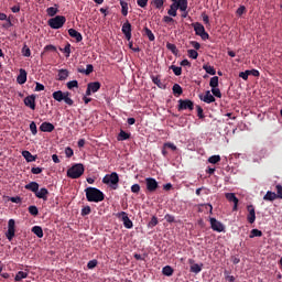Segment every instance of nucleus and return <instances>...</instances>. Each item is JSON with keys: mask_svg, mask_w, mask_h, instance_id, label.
Segmentation results:
<instances>
[{"mask_svg": "<svg viewBox=\"0 0 282 282\" xmlns=\"http://www.w3.org/2000/svg\"><path fill=\"white\" fill-rule=\"evenodd\" d=\"M149 0H137V6H139V8H147Z\"/></svg>", "mask_w": 282, "mask_h": 282, "instance_id": "nucleus-59", "label": "nucleus"}, {"mask_svg": "<svg viewBox=\"0 0 282 282\" xmlns=\"http://www.w3.org/2000/svg\"><path fill=\"white\" fill-rule=\"evenodd\" d=\"M151 80L154 85H156V87H159V89H164L165 86L163 85L162 80L160 79V76L152 75Z\"/></svg>", "mask_w": 282, "mask_h": 282, "instance_id": "nucleus-30", "label": "nucleus"}, {"mask_svg": "<svg viewBox=\"0 0 282 282\" xmlns=\"http://www.w3.org/2000/svg\"><path fill=\"white\" fill-rule=\"evenodd\" d=\"M131 193H135V194L140 193V184H133L131 186Z\"/></svg>", "mask_w": 282, "mask_h": 282, "instance_id": "nucleus-63", "label": "nucleus"}, {"mask_svg": "<svg viewBox=\"0 0 282 282\" xmlns=\"http://www.w3.org/2000/svg\"><path fill=\"white\" fill-rule=\"evenodd\" d=\"M165 220L167 221V224H175V216H173L171 214H166Z\"/></svg>", "mask_w": 282, "mask_h": 282, "instance_id": "nucleus-58", "label": "nucleus"}, {"mask_svg": "<svg viewBox=\"0 0 282 282\" xmlns=\"http://www.w3.org/2000/svg\"><path fill=\"white\" fill-rule=\"evenodd\" d=\"M120 183V176L118 173L112 172L111 174H107L102 178V184H108L112 191H118V184Z\"/></svg>", "mask_w": 282, "mask_h": 282, "instance_id": "nucleus-3", "label": "nucleus"}, {"mask_svg": "<svg viewBox=\"0 0 282 282\" xmlns=\"http://www.w3.org/2000/svg\"><path fill=\"white\" fill-rule=\"evenodd\" d=\"M22 156L26 162H36V156L32 155V153L28 150L22 151Z\"/></svg>", "mask_w": 282, "mask_h": 282, "instance_id": "nucleus-25", "label": "nucleus"}, {"mask_svg": "<svg viewBox=\"0 0 282 282\" xmlns=\"http://www.w3.org/2000/svg\"><path fill=\"white\" fill-rule=\"evenodd\" d=\"M15 221L14 219H9L8 221V230L6 232V237L9 241H12L14 239V235L17 232V229H15Z\"/></svg>", "mask_w": 282, "mask_h": 282, "instance_id": "nucleus-7", "label": "nucleus"}, {"mask_svg": "<svg viewBox=\"0 0 282 282\" xmlns=\"http://www.w3.org/2000/svg\"><path fill=\"white\" fill-rule=\"evenodd\" d=\"M200 100H203V102H206L207 105H210V102H215V96H213V94H210V90H207L205 93V96H199Z\"/></svg>", "mask_w": 282, "mask_h": 282, "instance_id": "nucleus-21", "label": "nucleus"}, {"mask_svg": "<svg viewBox=\"0 0 282 282\" xmlns=\"http://www.w3.org/2000/svg\"><path fill=\"white\" fill-rule=\"evenodd\" d=\"M65 95H66V93H63V90H57V91L53 93V98L57 102H63Z\"/></svg>", "mask_w": 282, "mask_h": 282, "instance_id": "nucleus-24", "label": "nucleus"}, {"mask_svg": "<svg viewBox=\"0 0 282 282\" xmlns=\"http://www.w3.org/2000/svg\"><path fill=\"white\" fill-rule=\"evenodd\" d=\"M254 237H263V231L259 229H252L250 231L249 238L254 239Z\"/></svg>", "mask_w": 282, "mask_h": 282, "instance_id": "nucleus-35", "label": "nucleus"}, {"mask_svg": "<svg viewBox=\"0 0 282 282\" xmlns=\"http://www.w3.org/2000/svg\"><path fill=\"white\" fill-rule=\"evenodd\" d=\"M61 52H64L66 54V58H69L72 54V44L67 43L64 48H59Z\"/></svg>", "mask_w": 282, "mask_h": 282, "instance_id": "nucleus-38", "label": "nucleus"}, {"mask_svg": "<svg viewBox=\"0 0 282 282\" xmlns=\"http://www.w3.org/2000/svg\"><path fill=\"white\" fill-rule=\"evenodd\" d=\"M67 89H74V87L78 88V80H70L66 84Z\"/></svg>", "mask_w": 282, "mask_h": 282, "instance_id": "nucleus-51", "label": "nucleus"}, {"mask_svg": "<svg viewBox=\"0 0 282 282\" xmlns=\"http://www.w3.org/2000/svg\"><path fill=\"white\" fill-rule=\"evenodd\" d=\"M85 173V165L76 163L67 170V177L70 180H78Z\"/></svg>", "mask_w": 282, "mask_h": 282, "instance_id": "nucleus-2", "label": "nucleus"}, {"mask_svg": "<svg viewBox=\"0 0 282 282\" xmlns=\"http://www.w3.org/2000/svg\"><path fill=\"white\" fill-rule=\"evenodd\" d=\"M85 193L87 202H95V204L105 202V193L96 187H87Z\"/></svg>", "mask_w": 282, "mask_h": 282, "instance_id": "nucleus-1", "label": "nucleus"}, {"mask_svg": "<svg viewBox=\"0 0 282 282\" xmlns=\"http://www.w3.org/2000/svg\"><path fill=\"white\" fill-rule=\"evenodd\" d=\"M188 263L191 264L189 272H193L194 274H199L202 268H204V263L197 264L193 259H189Z\"/></svg>", "mask_w": 282, "mask_h": 282, "instance_id": "nucleus-13", "label": "nucleus"}, {"mask_svg": "<svg viewBox=\"0 0 282 282\" xmlns=\"http://www.w3.org/2000/svg\"><path fill=\"white\" fill-rule=\"evenodd\" d=\"M63 100L69 107H72V105H74V99L69 98V93H66V95H64V99Z\"/></svg>", "mask_w": 282, "mask_h": 282, "instance_id": "nucleus-47", "label": "nucleus"}, {"mask_svg": "<svg viewBox=\"0 0 282 282\" xmlns=\"http://www.w3.org/2000/svg\"><path fill=\"white\" fill-rule=\"evenodd\" d=\"M47 195H50V191L45 187L37 189L35 193V197H37V199H43V202H47Z\"/></svg>", "mask_w": 282, "mask_h": 282, "instance_id": "nucleus-19", "label": "nucleus"}, {"mask_svg": "<svg viewBox=\"0 0 282 282\" xmlns=\"http://www.w3.org/2000/svg\"><path fill=\"white\" fill-rule=\"evenodd\" d=\"M24 188H25L26 191H31L32 193H34V195H36V192L39 191V183H36V182L33 181V182L26 184V185L24 186Z\"/></svg>", "mask_w": 282, "mask_h": 282, "instance_id": "nucleus-23", "label": "nucleus"}, {"mask_svg": "<svg viewBox=\"0 0 282 282\" xmlns=\"http://www.w3.org/2000/svg\"><path fill=\"white\" fill-rule=\"evenodd\" d=\"M194 28V32L196 34V36H200V39H203V41H206L207 39H209L208 33L206 32V29L204 28V25L199 22H196L193 24Z\"/></svg>", "mask_w": 282, "mask_h": 282, "instance_id": "nucleus-6", "label": "nucleus"}, {"mask_svg": "<svg viewBox=\"0 0 282 282\" xmlns=\"http://www.w3.org/2000/svg\"><path fill=\"white\" fill-rule=\"evenodd\" d=\"M116 217H118V219H121V221H123L124 228H128V229L133 228V221L129 219V215L126 212L117 213Z\"/></svg>", "mask_w": 282, "mask_h": 282, "instance_id": "nucleus-8", "label": "nucleus"}, {"mask_svg": "<svg viewBox=\"0 0 282 282\" xmlns=\"http://www.w3.org/2000/svg\"><path fill=\"white\" fill-rule=\"evenodd\" d=\"M23 102L25 107H29V109H32V111H34L36 109V95L26 96Z\"/></svg>", "mask_w": 282, "mask_h": 282, "instance_id": "nucleus-9", "label": "nucleus"}, {"mask_svg": "<svg viewBox=\"0 0 282 282\" xmlns=\"http://www.w3.org/2000/svg\"><path fill=\"white\" fill-rule=\"evenodd\" d=\"M248 76H250V70L239 73V78H242V80H248Z\"/></svg>", "mask_w": 282, "mask_h": 282, "instance_id": "nucleus-56", "label": "nucleus"}, {"mask_svg": "<svg viewBox=\"0 0 282 282\" xmlns=\"http://www.w3.org/2000/svg\"><path fill=\"white\" fill-rule=\"evenodd\" d=\"M247 210L249 213L247 215V221H249V224H254V221H257V213L254 212V206H247Z\"/></svg>", "mask_w": 282, "mask_h": 282, "instance_id": "nucleus-12", "label": "nucleus"}, {"mask_svg": "<svg viewBox=\"0 0 282 282\" xmlns=\"http://www.w3.org/2000/svg\"><path fill=\"white\" fill-rule=\"evenodd\" d=\"M96 265H98V260H96V259L90 260V261L87 263L88 270H94V268H96Z\"/></svg>", "mask_w": 282, "mask_h": 282, "instance_id": "nucleus-52", "label": "nucleus"}, {"mask_svg": "<svg viewBox=\"0 0 282 282\" xmlns=\"http://www.w3.org/2000/svg\"><path fill=\"white\" fill-rule=\"evenodd\" d=\"M17 83L19 85H25V83H28V72L25 69H20V73L17 77Z\"/></svg>", "mask_w": 282, "mask_h": 282, "instance_id": "nucleus-18", "label": "nucleus"}, {"mask_svg": "<svg viewBox=\"0 0 282 282\" xmlns=\"http://www.w3.org/2000/svg\"><path fill=\"white\" fill-rule=\"evenodd\" d=\"M170 69H172V72L175 74V76H182V67L172 65L170 67Z\"/></svg>", "mask_w": 282, "mask_h": 282, "instance_id": "nucleus-45", "label": "nucleus"}, {"mask_svg": "<svg viewBox=\"0 0 282 282\" xmlns=\"http://www.w3.org/2000/svg\"><path fill=\"white\" fill-rule=\"evenodd\" d=\"M225 197H226V199H228V202H232V204H234L232 210H237V208L239 206V198H237L235 193H227L225 195Z\"/></svg>", "mask_w": 282, "mask_h": 282, "instance_id": "nucleus-17", "label": "nucleus"}, {"mask_svg": "<svg viewBox=\"0 0 282 282\" xmlns=\"http://www.w3.org/2000/svg\"><path fill=\"white\" fill-rule=\"evenodd\" d=\"M87 87L93 94H96L97 91H100L101 84L100 82H91L88 83Z\"/></svg>", "mask_w": 282, "mask_h": 282, "instance_id": "nucleus-22", "label": "nucleus"}, {"mask_svg": "<svg viewBox=\"0 0 282 282\" xmlns=\"http://www.w3.org/2000/svg\"><path fill=\"white\" fill-rule=\"evenodd\" d=\"M66 22L67 18H65V15H56L55 18H52L47 21L52 30H61V28H63V25H65Z\"/></svg>", "mask_w": 282, "mask_h": 282, "instance_id": "nucleus-4", "label": "nucleus"}, {"mask_svg": "<svg viewBox=\"0 0 282 282\" xmlns=\"http://www.w3.org/2000/svg\"><path fill=\"white\" fill-rule=\"evenodd\" d=\"M173 272H174V270L172 269L171 265H165L162 269V274H164V276H173Z\"/></svg>", "mask_w": 282, "mask_h": 282, "instance_id": "nucleus-34", "label": "nucleus"}, {"mask_svg": "<svg viewBox=\"0 0 282 282\" xmlns=\"http://www.w3.org/2000/svg\"><path fill=\"white\" fill-rule=\"evenodd\" d=\"M212 94L213 96H215L216 98H221V90H219V88H212Z\"/></svg>", "mask_w": 282, "mask_h": 282, "instance_id": "nucleus-55", "label": "nucleus"}, {"mask_svg": "<svg viewBox=\"0 0 282 282\" xmlns=\"http://www.w3.org/2000/svg\"><path fill=\"white\" fill-rule=\"evenodd\" d=\"M131 138V134L130 133H127L124 132V130H120L118 137H117V140L119 142H124V140H129Z\"/></svg>", "mask_w": 282, "mask_h": 282, "instance_id": "nucleus-28", "label": "nucleus"}, {"mask_svg": "<svg viewBox=\"0 0 282 282\" xmlns=\"http://www.w3.org/2000/svg\"><path fill=\"white\" fill-rule=\"evenodd\" d=\"M91 214V207L89 206H86L82 209V216L85 217L87 215H90Z\"/></svg>", "mask_w": 282, "mask_h": 282, "instance_id": "nucleus-57", "label": "nucleus"}, {"mask_svg": "<svg viewBox=\"0 0 282 282\" xmlns=\"http://www.w3.org/2000/svg\"><path fill=\"white\" fill-rule=\"evenodd\" d=\"M187 55L189 58H193L195 61L197 59V56H199V53H197L195 50H188Z\"/></svg>", "mask_w": 282, "mask_h": 282, "instance_id": "nucleus-48", "label": "nucleus"}, {"mask_svg": "<svg viewBox=\"0 0 282 282\" xmlns=\"http://www.w3.org/2000/svg\"><path fill=\"white\" fill-rule=\"evenodd\" d=\"M172 91L174 95L182 96L184 94V90L182 89V86L180 84H174L172 87Z\"/></svg>", "mask_w": 282, "mask_h": 282, "instance_id": "nucleus-33", "label": "nucleus"}, {"mask_svg": "<svg viewBox=\"0 0 282 282\" xmlns=\"http://www.w3.org/2000/svg\"><path fill=\"white\" fill-rule=\"evenodd\" d=\"M203 69L206 70V74H209L210 76H215V74H217L215 67L208 64L203 65Z\"/></svg>", "mask_w": 282, "mask_h": 282, "instance_id": "nucleus-32", "label": "nucleus"}, {"mask_svg": "<svg viewBox=\"0 0 282 282\" xmlns=\"http://www.w3.org/2000/svg\"><path fill=\"white\" fill-rule=\"evenodd\" d=\"M46 12L48 17H56V14H58V9L50 7L46 9Z\"/></svg>", "mask_w": 282, "mask_h": 282, "instance_id": "nucleus-43", "label": "nucleus"}, {"mask_svg": "<svg viewBox=\"0 0 282 282\" xmlns=\"http://www.w3.org/2000/svg\"><path fill=\"white\" fill-rule=\"evenodd\" d=\"M154 6L158 10L164 7V0H154Z\"/></svg>", "mask_w": 282, "mask_h": 282, "instance_id": "nucleus-61", "label": "nucleus"}, {"mask_svg": "<svg viewBox=\"0 0 282 282\" xmlns=\"http://www.w3.org/2000/svg\"><path fill=\"white\" fill-rule=\"evenodd\" d=\"M28 210H29L30 215H32L33 217L39 216V207L31 205V206H29Z\"/></svg>", "mask_w": 282, "mask_h": 282, "instance_id": "nucleus-42", "label": "nucleus"}, {"mask_svg": "<svg viewBox=\"0 0 282 282\" xmlns=\"http://www.w3.org/2000/svg\"><path fill=\"white\" fill-rule=\"evenodd\" d=\"M175 7L181 10V12H186L188 10V0H172Z\"/></svg>", "mask_w": 282, "mask_h": 282, "instance_id": "nucleus-16", "label": "nucleus"}, {"mask_svg": "<svg viewBox=\"0 0 282 282\" xmlns=\"http://www.w3.org/2000/svg\"><path fill=\"white\" fill-rule=\"evenodd\" d=\"M166 47L172 52V54H177V46H175V44L167 43Z\"/></svg>", "mask_w": 282, "mask_h": 282, "instance_id": "nucleus-54", "label": "nucleus"}, {"mask_svg": "<svg viewBox=\"0 0 282 282\" xmlns=\"http://www.w3.org/2000/svg\"><path fill=\"white\" fill-rule=\"evenodd\" d=\"M209 164H218V162H221L220 155H212L208 158Z\"/></svg>", "mask_w": 282, "mask_h": 282, "instance_id": "nucleus-41", "label": "nucleus"}, {"mask_svg": "<svg viewBox=\"0 0 282 282\" xmlns=\"http://www.w3.org/2000/svg\"><path fill=\"white\" fill-rule=\"evenodd\" d=\"M68 34L72 39H75L76 43H80V41H83V34L75 29H69Z\"/></svg>", "mask_w": 282, "mask_h": 282, "instance_id": "nucleus-20", "label": "nucleus"}, {"mask_svg": "<svg viewBox=\"0 0 282 282\" xmlns=\"http://www.w3.org/2000/svg\"><path fill=\"white\" fill-rule=\"evenodd\" d=\"M275 191H276V198L278 199H282V186H281V184H278L276 186H275Z\"/></svg>", "mask_w": 282, "mask_h": 282, "instance_id": "nucleus-53", "label": "nucleus"}, {"mask_svg": "<svg viewBox=\"0 0 282 282\" xmlns=\"http://www.w3.org/2000/svg\"><path fill=\"white\" fill-rule=\"evenodd\" d=\"M65 155L66 158H72L74 155V150L70 147H67L65 149Z\"/></svg>", "mask_w": 282, "mask_h": 282, "instance_id": "nucleus-60", "label": "nucleus"}, {"mask_svg": "<svg viewBox=\"0 0 282 282\" xmlns=\"http://www.w3.org/2000/svg\"><path fill=\"white\" fill-rule=\"evenodd\" d=\"M122 34H124L127 41H131V23L126 21L121 29Z\"/></svg>", "mask_w": 282, "mask_h": 282, "instance_id": "nucleus-14", "label": "nucleus"}, {"mask_svg": "<svg viewBox=\"0 0 282 282\" xmlns=\"http://www.w3.org/2000/svg\"><path fill=\"white\" fill-rule=\"evenodd\" d=\"M209 86L212 87V89L219 87V77L218 76L212 77L209 80Z\"/></svg>", "mask_w": 282, "mask_h": 282, "instance_id": "nucleus-37", "label": "nucleus"}, {"mask_svg": "<svg viewBox=\"0 0 282 282\" xmlns=\"http://www.w3.org/2000/svg\"><path fill=\"white\" fill-rule=\"evenodd\" d=\"M193 111L195 109V102L191 99H180L178 100V106H177V111Z\"/></svg>", "mask_w": 282, "mask_h": 282, "instance_id": "nucleus-5", "label": "nucleus"}, {"mask_svg": "<svg viewBox=\"0 0 282 282\" xmlns=\"http://www.w3.org/2000/svg\"><path fill=\"white\" fill-rule=\"evenodd\" d=\"M264 202H274L276 198V193L268 191L267 194L263 196Z\"/></svg>", "mask_w": 282, "mask_h": 282, "instance_id": "nucleus-29", "label": "nucleus"}, {"mask_svg": "<svg viewBox=\"0 0 282 282\" xmlns=\"http://www.w3.org/2000/svg\"><path fill=\"white\" fill-rule=\"evenodd\" d=\"M54 129V123L47 121L42 122V124L40 126V131H42L43 133H52Z\"/></svg>", "mask_w": 282, "mask_h": 282, "instance_id": "nucleus-15", "label": "nucleus"}, {"mask_svg": "<svg viewBox=\"0 0 282 282\" xmlns=\"http://www.w3.org/2000/svg\"><path fill=\"white\" fill-rule=\"evenodd\" d=\"M120 6H121V14L123 17H127V14H129V3H127V1L124 0H119Z\"/></svg>", "mask_w": 282, "mask_h": 282, "instance_id": "nucleus-26", "label": "nucleus"}, {"mask_svg": "<svg viewBox=\"0 0 282 282\" xmlns=\"http://www.w3.org/2000/svg\"><path fill=\"white\" fill-rule=\"evenodd\" d=\"M177 7L175 6V3H172L169 11H167V14L169 17H177Z\"/></svg>", "mask_w": 282, "mask_h": 282, "instance_id": "nucleus-36", "label": "nucleus"}, {"mask_svg": "<svg viewBox=\"0 0 282 282\" xmlns=\"http://www.w3.org/2000/svg\"><path fill=\"white\" fill-rule=\"evenodd\" d=\"M144 34L148 36L149 41H155V35L153 34V31L151 29L144 26Z\"/></svg>", "mask_w": 282, "mask_h": 282, "instance_id": "nucleus-40", "label": "nucleus"}, {"mask_svg": "<svg viewBox=\"0 0 282 282\" xmlns=\"http://www.w3.org/2000/svg\"><path fill=\"white\" fill-rule=\"evenodd\" d=\"M68 76H69L68 69H59L58 70V80H67Z\"/></svg>", "mask_w": 282, "mask_h": 282, "instance_id": "nucleus-31", "label": "nucleus"}, {"mask_svg": "<svg viewBox=\"0 0 282 282\" xmlns=\"http://www.w3.org/2000/svg\"><path fill=\"white\" fill-rule=\"evenodd\" d=\"M209 221H210L212 230H214L215 232H224L225 230L224 224H221L216 218H210Z\"/></svg>", "mask_w": 282, "mask_h": 282, "instance_id": "nucleus-11", "label": "nucleus"}, {"mask_svg": "<svg viewBox=\"0 0 282 282\" xmlns=\"http://www.w3.org/2000/svg\"><path fill=\"white\" fill-rule=\"evenodd\" d=\"M94 73V65L87 64L86 66V76H89V74Z\"/></svg>", "mask_w": 282, "mask_h": 282, "instance_id": "nucleus-64", "label": "nucleus"}, {"mask_svg": "<svg viewBox=\"0 0 282 282\" xmlns=\"http://www.w3.org/2000/svg\"><path fill=\"white\" fill-rule=\"evenodd\" d=\"M30 131L33 135H36L39 133V130L36 129V122L32 121L30 123Z\"/></svg>", "mask_w": 282, "mask_h": 282, "instance_id": "nucleus-49", "label": "nucleus"}, {"mask_svg": "<svg viewBox=\"0 0 282 282\" xmlns=\"http://www.w3.org/2000/svg\"><path fill=\"white\" fill-rule=\"evenodd\" d=\"M145 186L149 193H155V191H158L159 187L158 181H155V178L153 177H148L145 178Z\"/></svg>", "mask_w": 282, "mask_h": 282, "instance_id": "nucleus-10", "label": "nucleus"}, {"mask_svg": "<svg viewBox=\"0 0 282 282\" xmlns=\"http://www.w3.org/2000/svg\"><path fill=\"white\" fill-rule=\"evenodd\" d=\"M44 52H56V46L48 44L44 47Z\"/></svg>", "mask_w": 282, "mask_h": 282, "instance_id": "nucleus-62", "label": "nucleus"}, {"mask_svg": "<svg viewBox=\"0 0 282 282\" xmlns=\"http://www.w3.org/2000/svg\"><path fill=\"white\" fill-rule=\"evenodd\" d=\"M158 224H159L158 217L153 216L148 224V228H155Z\"/></svg>", "mask_w": 282, "mask_h": 282, "instance_id": "nucleus-46", "label": "nucleus"}, {"mask_svg": "<svg viewBox=\"0 0 282 282\" xmlns=\"http://www.w3.org/2000/svg\"><path fill=\"white\" fill-rule=\"evenodd\" d=\"M23 279H28V272L19 271L15 274L14 281H23Z\"/></svg>", "mask_w": 282, "mask_h": 282, "instance_id": "nucleus-39", "label": "nucleus"}, {"mask_svg": "<svg viewBox=\"0 0 282 282\" xmlns=\"http://www.w3.org/2000/svg\"><path fill=\"white\" fill-rule=\"evenodd\" d=\"M22 54L23 56H25L26 58H30V56H32V51L30 50V47H28V45H24L22 47Z\"/></svg>", "mask_w": 282, "mask_h": 282, "instance_id": "nucleus-44", "label": "nucleus"}, {"mask_svg": "<svg viewBox=\"0 0 282 282\" xmlns=\"http://www.w3.org/2000/svg\"><path fill=\"white\" fill-rule=\"evenodd\" d=\"M164 149H171V151H177V145L172 142H165Z\"/></svg>", "mask_w": 282, "mask_h": 282, "instance_id": "nucleus-50", "label": "nucleus"}, {"mask_svg": "<svg viewBox=\"0 0 282 282\" xmlns=\"http://www.w3.org/2000/svg\"><path fill=\"white\" fill-rule=\"evenodd\" d=\"M31 232H33V235H36L39 239H43V228L41 226L32 227Z\"/></svg>", "mask_w": 282, "mask_h": 282, "instance_id": "nucleus-27", "label": "nucleus"}]
</instances>
